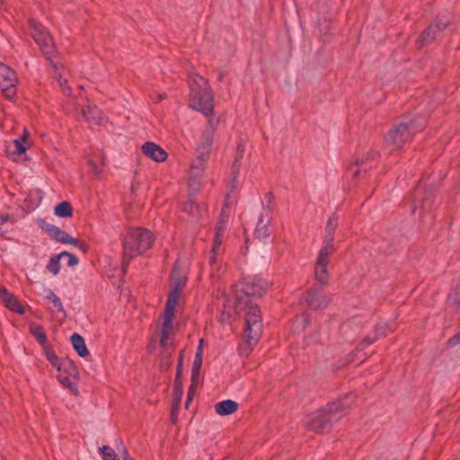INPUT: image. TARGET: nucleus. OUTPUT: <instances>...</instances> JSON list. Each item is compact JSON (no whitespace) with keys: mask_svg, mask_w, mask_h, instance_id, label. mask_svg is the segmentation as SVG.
Here are the masks:
<instances>
[{"mask_svg":"<svg viewBox=\"0 0 460 460\" xmlns=\"http://www.w3.org/2000/svg\"><path fill=\"white\" fill-rule=\"evenodd\" d=\"M269 288V282L263 279L252 277L234 286L231 294L226 299L223 305L221 321L229 319L244 305L246 326L243 332V341L239 345L241 356L247 357L261 339L262 332V322L261 310L257 305L245 296H261Z\"/></svg>","mask_w":460,"mask_h":460,"instance_id":"f257e3e1","label":"nucleus"},{"mask_svg":"<svg viewBox=\"0 0 460 460\" xmlns=\"http://www.w3.org/2000/svg\"><path fill=\"white\" fill-rule=\"evenodd\" d=\"M354 393L347 394L344 398L328 403L326 409L308 414L305 420V425L315 432L323 431L330 422L343 417L355 403Z\"/></svg>","mask_w":460,"mask_h":460,"instance_id":"f03ea898","label":"nucleus"},{"mask_svg":"<svg viewBox=\"0 0 460 460\" xmlns=\"http://www.w3.org/2000/svg\"><path fill=\"white\" fill-rule=\"evenodd\" d=\"M190 105L206 116L213 110V96L208 81L196 73L189 75Z\"/></svg>","mask_w":460,"mask_h":460,"instance_id":"7ed1b4c3","label":"nucleus"},{"mask_svg":"<svg viewBox=\"0 0 460 460\" xmlns=\"http://www.w3.org/2000/svg\"><path fill=\"white\" fill-rule=\"evenodd\" d=\"M154 241L153 234L146 229L135 228L129 230L123 240V263L125 272L132 258L144 253Z\"/></svg>","mask_w":460,"mask_h":460,"instance_id":"20e7f679","label":"nucleus"},{"mask_svg":"<svg viewBox=\"0 0 460 460\" xmlns=\"http://www.w3.org/2000/svg\"><path fill=\"white\" fill-rule=\"evenodd\" d=\"M338 225L339 217L333 214L329 217L325 226L323 244L319 251L314 267L315 278L321 284L326 283L329 278L327 271L328 258L334 251L333 236Z\"/></svg>","mask_w":460,"mask_h":460,"instance_id":"39448f33","label":"nucleus"},{"mask_svg":"<svg viewBox=\"0 0 460 460\" xmlns=\"http://www.w3.org/2000/svg\"><path fill=\"white\" fill-rule=\"evenodd\" d=\"M215 127L210 125L209 128H206L201 135L200 141L196 149V158L191 165V169H198L202 171L206 162L208 160L213 141H214Z\"/></svg>","mask_w":460,"mask_h":460,"instance_id":"423d86ee","label":"nucleus"},{"mask_svg":"<svg viewBox=\"0 0 460 460\" xmlns=\"http://www.w3.org/2000/svg\"><path fill=\"white\" fill-rule=\"evenodd\" d=\"M30 26L31 36L44 53L46 58L49 61L53 60L56 48L48 30L40 22L34 20L30 21Z\"/></svg>","mask_w":460,"mask_h":460,"instance_id":"0eeeda50","label":"nucleus"},{"mask_svg":"<svg viewBox=\"0 0 460 460\" xmlns=\"http://www.w3.org/2000/svg\"><path fill=\"white\" fill-rule=\"evenodd\" d=\"M177 304L172 301H166L164 313L162 317L161 327V341L160 343L163 347L167 346L170 336L173 333V323L175 309Z\"/></svg>","mask_w":460,"mask_h":460,"instance_id":"6e6552de","label":"nucleus"},{"mask_svg":"<svg viewBox=\"0 0 460 460\" xmlns=\"http://www.w3.org/2000/svg\"><path fill=\"white\" fill-rule=\"evenodd\" d=\"M412 131L411 125L400 124L389 131L385 137V143L392 148H400L410 139Z\"/></svg>","mask_w":460,"mask_h":460,"instance_id":"1a4fd4ad","label":"nucleus"},{"mask_svg":"<svg viewBox=\"0 0 460 460\" xmlns=\"http://www.w3.org/2000/svg\"><path fill=\"white\" fill-rule=\"evenodd\" d=\"M18 79L15 72L0 62V88L5 93L8 98H12L16 93V84Z\"/></svg>","mask_w":460,"mask_h":460,"instance_id":"9d476101","label":"nucleus"},{"mask_svg":"<svg viewBox=\"0 0 460 460\" xmlns=\"http://www.w3.org/2000/svg\"><path fill=\"white\" fill-rule=\"evenodd\" d=\"M271 219L272 216L270 208L263 207L258 217L254 229V235L258 240L266 242L270 238L271 234V230L270 229Z\"/></svg>","mask_w":460,"mask_h":460,"instance_id":"9b49d317","label":"nucleus"},{"mask_svg":"<svg viewBox=\"0 0 460 460\" xmlns=\"http://www.w3.org/2000/svg\"><path fill=\"white\" fill-rule=\"evenodd\" d=\"M186 281V277L181 275L180 269L175 266L171 274V284L172 288L168 296L167 301H172L178 305Z\"/></svg>","mask_w":460,"mask_h":460,"instance_id":"f8f14e48","label":"nucleus"},{"mask_svg":"<svg viewBox=\"0 0 460 460\" xmlns=\"http://www.w3.org/2000/svg\"><path fill=\"white\" fill-rule=\"evenodd\" d=\"M141 149L146 156L156 163L164 162L168 156L166 151L162 146L151 141L144 143Z\"/></svg>","mask_w":460,"mask_h":460,"instance_id":"ddd939ff","label":"nucleus"},{"mask_svg":"<svg viewBox=\"0 0 460 460\" xmlns=\"http://www.w3.org/2000/svg\"><path fill=\"white\" fill-rule=\"evenodd\" d=\"M82 115L90 124L103 125L107 121L102 112L93 104L88 103L83 109Z\"/></svg>","mask_w":460,"mask_h":460,"instance_id":"4468645a","label":"nucleus"},{"mask_svg":"<svg viewBox=\"0 0 460 460\" xmlns=\"http://www.w3.org/2000/svg\"><path fill=\"white\" fill-rule=\"evenodd\" d=\"M226 227V223L225 221H220L217 225L216 234L214 237V243L212 245V257L210 259V263L214 267L216 265V256L219 255L222 252L221 244L223 242V235Z\"/></svg>","mask_w":460,"mask_h":460,"instance_id":"2eb2a0df","label":"nucleus"},{"mask_svg":"<svg viewBox=\"0 0 460 460\" xmlns=\"http://www.w3.org/2000/svg\"><path fill=\"white\" fill-rule=\"evenodd\" d=\"M0 302L14 313L22 314L24 312L22 304L4 287H0Z\"/></svg>","mask_w":460,"mask_h":460,"instance_id":"dca6fc26","label":"nucleus"},{"mask_svg":"<svg viewBox=\"0 0 460 460\" xmlns=\"http://www.w3.org/2000/svg\"><path fill=\"white\" fill-rule=\"evenodd\" d=\"M47 233L52 239H54L58 243L71 244V245L78 244V240L72 237L68 233H66V231L60 229L59 227H58L56 226H52V225L48 226Z\"/></svg>","mask_w":460,"mask_h":460,"instance_id":"f3484780","label":"nucleus"},{"mask_svg":"<svg viewBox=\"0 0 460 460\" xmlns=\"http://www.w3.org/2000/svg\"><path fill=\"white\" fill-rule=\"evenodd\" d=\"M306 302L313 309H323L329 305L330 299L322 291H315L308 294Z\"/></svg>","mask_w":460,"mask_h":460,"instance_id":"a211bd4d","label":"nucleus"},{"mask_svg":"<svg viewBox=\"0 0 460 460\" xmlns=\"http://www.w3.org/2000/svg\"><path fill=\"white\" fill-rule=\"evenodd\" d=\"M183 211L194 220H199L206 216L207 208L204 205L196 204L192 199L188 200L182 208Z\"/></svg>","mask_w":460,"mask_h":460,"instance_id":"6ab92c4d","label":"nucleus"},{"mask_svg":"<svg viewBox=\"0 0 460 460\" xmlns=\"http://www.w3.org/2000/svg\"><path fill=\"white\" fill-rule=\"evenodd\" d=\"M214 408L217 415L228 416L237 411L238 403L235 401L227 399L217 402Z\"/></svg>","mask_w":460,"mask_h":460,"instance_id":"aec40b11","label":"nucleus"},{"mask_svg":"<svg viewBox=\"0 0 460 460\" xmlns=\"http://www.w3.org/2000/svg\"><path fill=\"white\" fill-rule=\"evenodd\" d=\"M447 22H438L434 26H429L420 37L419 41L422 46L426 43H429L433 39H435L438 31H440L442 29L446 28L447 25Z\"/></svg>","mask_w":460,"mask_h":460,"instance_id":"412c9836","label":"nucleus"},{"mask_svg":"<svg viewBox=\"0 0 460 460\" xmlns=\"http://www.w3.org/2000/svg\"><path fill=\"white\" fill-rule=\"evenodd\" d=\"M58 375L63 374L64 376H78V370L75 363L68 358H62L61 361L55 367Z\"/></svg>","mask_w":460,"mask_h":460,"instance_id":"4be33fe9","label":"nucleus"},{"mask_svg":"<svg viewBox=\"0 0 460 460\" xmlns=\"http://www.w3.org/2000/svg\"><path fill=\"white\" fill-rule=\"evenodd\" d=\"M45 299L49 302V307L54 314H65L63 304L60 298L54 293L53 290L48 289Z\"/></svg>","mask_w":460,"mask_h":460,"instance_id":"5701e85b","label":"nucleus"},{"mask_svg":"<svg viewBox=\"0 0 460 460\" xmlns=\"http://www.w3.org/2000/svg\"><path fill=\"white\" fill-rule=\"evenodd\" d=\"M88 163L92 168L93 172L99 176L102 172V165L104 163V155L102 152L99 151L94 155H88Z\"/></svg>","mask_w":460,"mask_h":460,"instance_id":"b1692460","label":"nucleus"},{"mask_svg":"<svg viewBox=\"0 0 460 460\" xmlns=\"http://www.w3.org/2000/svg\"><path fill=\"white\" fill-rule=\"evenodd\" d=\"M70 340L74 349L80 357L84 358L86 355H88V349L85 345L84 338L81 335H79L78 333H74L71 336Z\"/></svg>","mask_w":460,"mask_h":460,"instance_id":"393cba45","label":"nucleus"},{"mask_svg":"<svg viewBox=\"0 0 460 460\" xmlns=\"http://www.w3.org/2000/svg\"><path fill=\"white\" fill-rule=\"evenodd\" d=\"M54 214L58 217H70L73 215V208L69 202L63 201L55 207Z\"/></svg>","mask_w":460,"mask_h":460,"instance_id":"a878e982","label":"nucleus"},{"mask_svg":"<svg viewBox=\"0 0 460 460\" xmlns=\"http://www.w3.org/2000/svg\"><path fill=\"white\" fill-rule=\"evenodd\" d=\"M51 64H52V66L55 70V76L58 80V83L60 86V88L62 89V91L66 93H70V88L67 86V81L66 78H64L61 74L58 73V70H59V63L58 61H55V60H51L50 61Z\"/></svg>","mask_w":460,"mask_h":460,"instance_id":"bb28decb","label":"nucleus"},{"mask_svg":"<svg viewBox=\"0 0 460 460\" xmlns=\"http://www.w3.org/2000/svg\"><path fill=\"white\" fill-rule=\"evenodd\" d=\"M30 331L40 345L46 344L47 337L45 335L42 326L36 323H32L30 325Z\"/></svg>","mask_w":460,"mask_h":460,"instance_id":"cd10ccee","label":"nucleus"},{"mask_svg":"<svg viewBox=\"0 0 460 460\" xmlns=\"http://www.w3.org/2000/svg\"><path fill=\"white\" fill-rule=\"evenodd\" d=\"M201 366H202V359L194 358L192 369H191L192 384L198 383L199 378Z\"/></svg>","mask_w":460,"mask_h":460,"instance_id":"c85d7f7f","label":"nucleus"},{"mask_svg":"<svg viewBox=\"0 0 460 460\" xmlns=\"http://www.w3.org/2000/svg\"><path fill=\"white\" fill-rule=\"evenodd\" d=\"M59 254L51 258L48 263L47 269L53 275H58L60 270Z\"/></svg>","mask_w":460,"mask_h":460,"instance_id":"c756f323","label":"nucleus"},{"mask_svg":"<svg viewBox=\"0 0 460 460\" xmlns=\"http://www.w3.org/2000/svg\"><path fill=\"white\" fill-rule=\"evenodd\" d=\"M78 377V376H69V375H66V376H64L63 374L61 375H57V378L58 380V382L64 386V387H66V388H74L75 387V384L73 383L72 379H76Z\"/></svg>","mask_w":460,"mask_h":460,"instance_id":"7c9ffc66","label":"nucleus"},{"mask_svg":"<svg viewBox=\"0 0 460 460\" xmlns=\"http://www.w3.org/2000/svg\"><path fill=\"white\" fill-rule=\"evenodd\" d=\"M99 452L102 455L103 460H119L114 450L109 446L101 447Z\"/></svg>","mask_w":460,"mask_h":460,"instance_id":"2f4dec72","label":"nucleus"},{"mask_svg":"<svg viewBox=\"0 0 460 460\" xmlns=\"http://www.w3.org/2000/svg\"><path fill=\"white\" fill-rule=\"evenodd\" d=\"M44 354L47 358V359L49 361V363L56 367L58 363L61 361V358H59L55 351L49 348L44 349Z\"/></svg>","mask_w":460,"mask_h":460,"instance_id":"473e14b6","label":"nucleus"},{"mask_svg":"<svg viewBox=\"0 0 460 460\" xmlns=\"http://www.w3.org/2000/svg\"><path fill=\"white\" fill-rule=\"evenodd\" d=\"M13 154L18 155L24 154L28 149V146L25 145V142H23L22 139L19 138L13 140Z\"/></svg>","mask_w":460,"mask_h":460,"instance_id":"72a5a7b5","label":"nucleus"},{"mask_svg":"<svg viewBox=\"0 0 460 460\" xmlns=\"http://www.w3.org/2000/svg\"><path fill=\"white\" fill-rule=\"evenodd\" d=\"M59 257H60V259L63 258V257L67 258L66 264L69 267H74V266L77 265L78 261H79L77 257L75 254H73L71 252H60L59 253Z\"/></svg>","mask_w":460,"mask_h":460,"instance_id":"f704fd0d","label":"nucleus"},{"mask_svg":"<svg viewBox=\"0 0 460 460\" xmlns=\"http://www.w3.org/2000/svg\"><path fill=\"white\" fill-rule=\"evenodd\" d=\"M10 220V217L8 215H1L0 216V235H3L6 229L4 227V225Z\"/></svg>","mask_w":460,"mask_h":460,"instance_id":"c9c22d12","label":"nucleus"},{"mask_svg":"<svg viewBox=\"0 0 460 460\" xmlns=\"http://www.w3.org/2000/svg\"><path fill=\"white\" fill-rule=\"evenodd\" d=\"M450 296L456 302L460 303V281L456 284Z\"/></svg>","mask_w":460,"mask_h":460,"instance_id":"e433bc0d","label":"nucleus"},{"mask_svg":"<svg viewBox=\"0 0 460 460\" xmlns=\"http://www.w3.org/2000/svg\"><path fill=\"white\" fill-rule=\"evenodd\" d=\"M203 344H204V340L200 339L199 341V345H198L194 358H198V359L203 358Z\"/></svg>","mask_w":460,"mask_h":460,"instance_id":"4c0bfd02","label":"nucleus"},{"mask_svg":"<svg viewBox=\"0 0 460 460\" xmlns=\"http://www.w3.org/2000/svg\"><path fill=\"white\" fill-rule=\"evenodd\" d=\"M119 445L120 446V453L122 455L123 460H132V458L129 456L126 447L123 446L122 440H119Z\"/></svg>","mask_w":460,"mask_h":460,"instance_id":"58836bf2","label":"nucleus"},{"mask_svg":"<svg viewBox=\"0 0 460 460\" xmlns=\"http://www.w3.org/2000/svg\"><path fill=\"white\" fill-rule=\"evenodd\" d=\"M452 346H460V332L448 340Z\"/></svg>","mask_w":460,"mask_h":460,"instance_id":"ea45409f","label":"nucleus"},{"mask_svg":"<svg viewBox=\"0 0 460 460\" xmlns=\"http://www.w3.org/2000/svg\"><path fill=\"white\" fill-rule=\"evenodd\" d=\"M237 151H238V154H239V157L235 159L234 164H236L239 161V159L243 156V153L244 151V145H243V142H240L237 145Z\"/></svg>","mask_w":460,"mask_h":460,"instance_id":"a19ab883","label":"nucleus"},{"mask_svg":"<svg viewBox=\"0 0 460 460\" xmlns=\"http://www.w3.org/2000/svg\"><path fill=\"white\" fill-rule=\"evenodd\" d=\"M77 247L80 251H82L84 253H86L88 252V246L84 243H81L78 242L77 245H75Z\"/></svg>","mask_w":460,"mask_h":460,"instance_id":"79ce46f5","label":"nucleus"},{"mask_svg":"<svg viewBox=\"0 0 460 460\" xmlns=\"http://www.w3.org/2000/svg\"><path fill=\"white\" fill-rule=\"evenodd\" d=\"M29 132L26 128L23 129L22 135L19 137V139H22L23 142H26L29 137Z\"/></svg>","mask_w":460,"mask_h":460,"instance_id":"37998d69","label":"nucleus"},{"mask_svg":"<svg viewBox=\"0 0 460 460\" xmlns=\"http://www.w3.org/2000/svg\"><path fill=\"white\" fill-rule=\"evenodd\" d=\"M301 320H302V322H303V323H301V329H305V326H306V324H308V318H307V316H306V315H303Z\"/></svg>","mask_w":460,"mask_h":460,"instance_id":"c03bdc74","label":"nucleus"},{"mask_svg":"<svg viewBox=\"0 0 460 460\" xmlns=\"http://www.w3.org/2000/svg\"><path fill=\"white\" fill-rule=\"evenodd\" d=\"M385 328H386V324L384 323L377 327L376 332H378L380 334H383L385 332Z\"/></svg>","mask_w":460,"mask_h":460,"instance_id":"a18cd8bd","label":"nucleus"},{"mask_svg":"<svg viewBox=\"0 0 460 460\" xmlns=\"http://www.w3.org/2000/svg\"><path fill=\"white\" fill-rule=\"evenodd\" d=\"M183 360V352L181 353L180 358H179V364H178V375L180 374L181 364Z\"/></svg>","mask_w":460,"mask_h":460,"instance_id":"49530a36","label":"nucleus"},{"mask_svg":"<svg viewBox=\"0 0 460 460\" xmlns=\"http://www.w3.org/2000/svg\"><path fill=\"white\" fill-rule=\"evenodd\" d=\"M376 340V337H374V338H366L364 340V342H366L367 344H372L373 342H375V341Z\"/></svg>","mask_w":460,"mask_h":460,"instance_id":"de8ad7c7","label":"nucleus"},{"mask_svg":"<svg viewBox=\"0 0 460 460\" xmlns=\"http://www.w3.org/2000/svg\"><path fill=\"white\" fill-rule=\"evenodd\" d=\"M299 327H300V323H299V321L297 320V321L296 322V329H298Z\"/></svg>","mask_w":460,"mask_h":460,"instance_id":"09e8293b","label":"nucleus"},{"mask_svg":"<svg viewBox=\"0 0 460 460\" xmlns=\"http://www.w3.org/2000/svg\"><path fill=\"white\" fill-rule=\"evenodd\" d=\"M164 99V96L163 95H159L158 99H157V102H160Z\"/></svg>","mask_w":460,"mask_h":460,"instance_id":"8fccbe9b","label":"nucleus"},{"mask_svg":"<svg viewBox=\"0 0 460 460\" xmlns=\"http://www.w3.org/2000/svg\"><path fill=\"white\" fill-rule=\"evenodd\" d=\"M133 460V459H132Z\"/></svg>","mask_w":460,"mask_h":460,"instance_id":"3c124183","label":"nucleus"}]
</instances>
